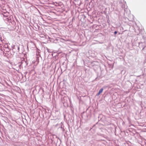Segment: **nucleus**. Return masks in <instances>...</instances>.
Returning <instances> with one entry per match:
<instances>
[{
	"label": "nucleus",
	"mask_w": 146,
	"mask_h": 146,
	"mask_svg": "<svg viewBox=\"0 0 146 146\" xmlns=\"http://www.w3.org/2000/svg\"><path fill=\"white\" fill-rule=\"evenodd\" d=\"M103 88H101L99 90L98 93L97 94L96 96H99L100 94H101L103 92Z\"/></svg>",
	"instance_id": "nucleus-1"
},
{
	"label": "nucleus",
	"mask_w": 146,
	"mask_h": 146,
	"mask_svg": "<svg viewBox=\"0 0 146 146\" xmlns=\"http://www.w3.org/2000/svg\"><path fill=\"white\" fill-rule=\"evenodd\" d=\"M117 33V32L116 31H115V32H114V34L115 35Z\"/></svg>",
	"instance_id": "nucleus-2"
}]
</instances>
